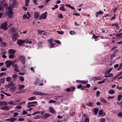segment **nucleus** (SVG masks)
<instances>
[{
    "label": "nucleus",
    "instance_id": "obj_32",
    "mask_svg": "<svg viewBox=\"0 0 122 122\" xmlns=\"http://www.w3.org/2000/svg\"><path fill=\"white\" fill-rule=\"evenodd\" d=\"M104 103H106L107 101L106 100L103 98H102L100 99Z\"/></svg>",
    "mask_w": 122,
    "mask_h": 122
},
{
    "label": "nucleus",
    "instance_id": "obj_39",
    "mask_svg": "<svg viewBox=\"0 0 122 122\" xmlns=\"http://www.w3.org/2000/svg\"><path fill=\"white\" fill-rule=\"evenodd\" d=\"M58 17L60 19H62L63 18V16L61 14H60L58 15Z\"/></svg>",
    "mask_w": 122,
    "mask_h": 122
},
{
    "label": "nucleus",
    "instance_id": "obj_64",
    "mask_svg": "<svg viewBox=\"0 0 122 122\" xmlns=\"http://www.w3.org/2000/svg\"><path fill=\"white\" fill-rule=\"evenodd\" d=\"M105 119L104 118L100 120V121L101 122H105Z\"/></svg>",
    "mask_w": 122,
    "mask_h": 122
},
{
    "label": "nucleus",
    "instance_id": "obj_27",
    "mask_svg": "<svg viewBox=\"0 0 122 122\" xmlns=\"http://www.w3.org/2000/svg\"><path fill=\"white\" fill-rule=\"evenodd\" d=\"M7 81H11L12 79L10 77H7L6 79Z\"/></svg>",
    "mask_w": 122,
    "mask_h": 122
},
{
    "label": "nucleus",
    "instance_id": "obj_26",
    "mask_svg": "<svg viewBox=\"0 0 122 122\" xmlns=\"http://www.w3.org/2000/svg\"><path fill=\"white\" fill-rule=\"evenodd\" d=\"M99 109L97 108H95L94 110V112L95 113V115H96L97 114Z\"/></svg>",
    "mask_w": 122,
    "mask_h": 122
},
{
    "label": "nucleus",
    "instance_id": "obj_49",
    "mask_svg": "<svg viewBox=\"0 0 122 122\" xmlns=\"http://www.w3.org/2000/svg\"><path fill=\"white\" fill-rule=\"evenodd\" d=\"M66 90L67 92H70L71 91V88L70 87L68 88Z\"/></svg>",
    "mask_w": 122,
    "mask_h": 122
},
{
    "label": "nucleus",
    "instance_id": "obj_56",
    "mask_svg": "<svg viewBox=\"0 0 122 122\" xmlns=\"http://www.w3.org/2000/svg\"><path fill=\"white\" fill-rule=\"evenodd\" d=\"M118 116L119 117H122V112H121L119 113L118 114Z\"/></svg>",
    "mask_w": 122,
    "mask_h": 122
},
{
    "label": "nucleus",
    "instance_id": "obj_41",
    "mask_svg": "<svg viewBox=\"0 0 122 122\" xmlns=\"http://www.w3.org/2000/svg\"><path fill=\"white\" fill-rule=\"evenodd\" d=\"M122 97V96L121 95H119L118 96V98L119 101H120Z\"/></svg>",
    "mask_w": 122,
    "mask_h": 122
},
{
    "label": "nucleus",
    "instance_id": "obj_59",
    "mask_svg": "<svg viewBox=\"0 0 122 122\" xmlns=\"http://www.w3.org/2000/svg\"><path fill=\"white\" fill-rule=\"evenodd\" d=\"M19 105L15 107V108L17 109H20L21 108V107Z\"/></svg>",
    "mask_w": 122,
    "mask_h": 122
},
{
    "label": "nucleus",
    "instance_id": "obj_62",
    "mask_svg": "<svg viewBox=\"0 0 122 122\" xmlns=\"http://www.w3.org/2000/svg\"><path fill=\"white\" fill-rule=\"evenodd\" d=\"M89 120L88 118H86L85 120V122H89Z\"/></svg>",
    "mask_w": 122,
    "mask_h": 122
},
{
    "label": "nucleus",
    "instance_id": "obj_42",
    "mask_svg": "<svg viewBox=\"0 0 122 122\" xmlns=\"http://www.w3.org/2000/svg\"><path fill=\"white\" fill-rule=\"evenodd\" d=\"M57 32L60 34H64V32L63 31H57Z\"/></svg>",
    "mask_w": 122,
    "mask_h": 122
},
{
    "label": "nucleus",
    "instance_id": "obj_63",
    "mask_svg": "<svg viewBox=\"0 0 122 122\" xmlns=\"http://www.w3.org/2000/svg\"><path fill=\"white\" fill-rule=\"evenodd\" d=\"M22 9L24 10L25 11H26L27 10V8L25 6H23L22 7Z\"/></svg>",
    "mask_w": 122,
    "mask_h": 122
},
{
    "label": "nucleus",
    "instance_id": "obj_21",
    "mask_svg": "<svg viewBox=\"0 0 122 122\" xmlns=\"http://www.w3.org/2000/svg\"><path fill=\"white\" fill-rule=\"evenodd\" d=\"M109 93L111 94H113L115 93V91L113 90H111L109 92Z\"/></svg>",
    "mask_w": 122,
    "mask_h": 122
},
{
    "label": "nucleus",
    "instance_id": "obj_12",
    "mask_svg": "<svg viewBox=\"0 0 122 122\" xmlns=\"http://www.w3.org/2000/svg\"><path fill=\"white\" fill-rule=\"evenodd\" d=\"M10 108L11 107L10 106H5L1 107V109L2 110H5L6 111H8L10 109Z\"/></svg>",
    "mask_w": 122,
    "mask_h": 122
},
{
    "label": "nucleus",
    "instance_id": "obj_13",
    "mask_svg": "<svg viewBox=\"0 0 122 122\" xmlns=\"http://www.w3.org/2000/svg\"><path fill=\"white\" fill-rule=\"evenodd\" d=\"M16 51L12 49H9L8 51V53L9 54L15 55Z\"/></svg>",
    "mask_w": 122,
    "mask_h": 122
},
{
    "label": "nucleus",
    "instance_id": "obj_47",
    "mask_svg": "<svg viewBox=\"0 0 122 122\" xmlns=\"http://www.w3.org/2000/svg\"><path fill=\"white\" fill-rule=\"evenodd\" d=\"M44 32V30H38V33L40 34H41L43 32Z\"/></svg>",
    "mask_w": 122,
    "mask_h": 122
},
{
    "label": "nucleus",
    "instance_id": "obj_54",
    "mask_svg": "<svg viewBox=\"0 0 122 122\" xmlns=\"http://www.w3.org/2000/svg\"><path fill=\"white\" fill-rule=\"evenodd\" d=\"M98 13L99 14L102 15L103 14L104 12L100 10L98 12Z\"/></svg>",
    "mask_w": 122,
    "mask_h": 122
},
{
    "label": "nucleus",
    "instance_id": "obj_2",
    "mask_svg": "<svg viewBox=\"0 0 122 122\" xmlns=\"http://www.w3.org/2000/svg\"><path fill=\"white\" fill-rule=\"evenodd\" d=\"M7 22L5 21L1 24L0 28L4 30H6L8 28V27H7Z\"/></svg>",
    "mask_w": 122,
    "mask_h": 122
},
{
    "label": "nucleus",
    "instance_id": "obj_7",
    "mask_svg": "<svg viewBox=\"0 0 122 122\" xmlns=\"http://www.w3.org/2000/svg\"><path fill=\"white\" fill-rule=\"evenodd\" d=\"M48 41L49 43V45L51 48L53 47L54 46V44L53 43V39L52 38L48 40Z\"/></svg>",
    "mask_w": 122,
    "mask_h": 122
},
{
    "label": "nucleus",
    "instance_id": "obj_15",
    "mask_svg": "<svg viewBox=\"0 0 122 122\" xmlns=\"http://www.w3.org/2000/svg\"><path fill=\"white\" fill-rule=\"evenodd\" d=\"M49 109L50 112L53 114H55V111L52 107H49Z\"/></svg>",
    "mask_w": 122,
    "mask_h": 122
},
{
    "label": "nucleus",
    "instance_id": "obj_35",
    "mask_svg": "<svg viewBox=\"0 0 122 122\" xmlns=\"http://www.w3.org/2000/svg\"><path fill=\"white\" fill-rule=\"evenodd\" d=\"M1 93H3L4 94L8 96H11L10 94H9L7 93H6L4 92H1Z\"/></svg>",
    "mask_w": 122,
    "mask_h": 122
},
{
    "label": "nucleus",
    "instance_id": "obj_44",
    "mask_svg": "<svg viewBox=\"0 0 122 122\" xmlns=\"http://www.w3.org/2000/svg\"><path fill=\"white\" fill-rule=\"evenodd\" d=\"M14 55L13 54L10 55L9 57L10 58H13L14 57Z\"/></svg>",
    "mask_w": 122,
    "mask_h": 122
},
{
    "label": "nucleus",
    "instance_id": "obj_36",
    "mask_svg": "<svg viewBox=\"0 0 122 122\" xmlns=\"http://www.w3.org/2000/svg\"><path fill=\"white\" fill-rule=\"evenodd\" d=\"M26 103V102L25 101L21 102L19 103V105H21L23 104H25Z\"/></svg>",
    "mask_w": 122,
    "mask_h": 122
},
{
    "label": "nucleus",
    "instance_id": "obj_17",
    "mask_svg": "<svg viewBox=\"0 0 122 122\" xmlns=\"http://www.w3.org/2000/svg\"><path fill=\"white\" fill-rule=\"evenodd\" d=\"M25 87L24 85H19L18 89L20 90H22L24 89Z\"/></svg>",
    "mask_w": 122,
    "mask_h": 122
},
{
    "label": "nucleus",
    "instance_id": "obj_25",
    "mask_svg": "<svg viewBox=\"0 0 122 122\" xmlns=\"http://www.w3.org/2000/svg\"><path fill=\"white\" fill-rule=\"evenodd\" d=\"M27 107L29 108L32 107H35L36 106L35 105L33 104H28Z\"/></svg>",
    "mask_w": 122,
    "mask_h": 122
},
{
    "label": "nucleus",
    "instance_id": "obj_50",
    "mask_svg": "<svg viewBox=\"0 0 122 122\" xmlns=\"http://www.w3.org/2000/svg\"><path fill=\"white\" fill-rule=\"evenodd\" d=\"M71 89V91H72L74 90L76 88L74 87H70Z\"/></svg>",
    "mask_w": 122,
    "mask_h": 122
},
{
    "label": "nucleus",
    "instance_id": "obj_5",
    "mask_svg": "<svg viewBox=\"0 0 122 122\" xmlns=\"http://www.w3.org/2000/svg\"><path fill=\"white\" fill-rule=\"evenodd\" d=\"M47 14V12H45L44 13L41 15L40 16L39 20H40L42 19H45L46 18Z\"/></svg>",
    "mask_w": 122,
    "mask_h": 122
},
{
    "label": "nucleus",
    "instance_id": "obj_4",
    "mask_svg": "<svg viewBox=\"0 0 122 122\" xmlns=\"http://www.w3.org/2000/svg\"><path fill=\"white\" fill-rule=\"evenodd\" d=\"M29 42V41H24L21 40H19L17 41V43L19 45H21L25 43H28Z\"/></svg>",
    "mask_w": 122,
    "mask_h": 122
},
{
    "label": "nucleus",
    "instance_id": "obj_10",
    "mask_svg": "<svg viewBox=\"0 0 122 122\" xmlns=\"http://www.w3.org/2000/svg\"><path fill=\"white\" fill-rule=\"evenodd\" d=\"M16 120V119L13 117H11L10 118L5 119V121H6L10 122H13Z\"/></svg>",
    "mask_w": 122,
    "mask_h": 122
},
{
    "label": "nucleus",
    "instance_id": "obj_34",
    "mask_svg": "<svg viewBox=\"0 0 122 122\" xmlns=\"http://www.w3.org/2000/svg\"><path fill=\"white\" fill-rule=\"evenodd\" d=\"M37 102L36 101H34L32 102H28V104H36Z\"/></svg>",
    "mask_w": 122,
    "mask_h": 122
},
{
    "label": "nucleus",
    "instance_id": "obj_18",
    "mask_svg": "<svg viewBox=\"0 0 122 122\" xmlns=\"http://www.w3.org/2000/svg\"><path fill=\"white\" fill-rule=\"evenodd\" d=\"M13 67H14V71L16 72L19 71V70L18 69V66L17 64H15V65Z\"/></svg>",
    "mask_w": 122,
    "mask_h": 122
},
{
    "label": "nucleus",
    "instance_id": "obj_52",
    "mask_svg": "<svg viewBox=\"0 0 122 122\" xmlns=\"http://www.w3.org/2000/svg\"><path fill=\"white\" fill-rule=\"evenodd\" d=\"M54 41L59 44H60L61 43V42H60V41L59 40H55Z\"/></svg>",
    "mask_w": 122,
    "mask_h": 122
},
{
    "label": "nucleus",
    "instance_id": "obj_58",
    "mask_svg": "<svg viewBox=\"0 0 122 122\" xmlns=\"http://www.w3.org/2000/svg\"><path fill=\"white\" fill-rule=\"evenodd\" d=\"M104 81V80H103L102 81H99L98 82V83L99 84H101L103 83Z\"/></svg>",
    "mask_w": 122,
    "mask_h": 122
},
{
    "label": "nucleus",
    "instance_id": "obj_33",
    "mask_svg": "<svg viewBox=\"0 0 122 122\" xmlns=\"http://www.w3.org/2000/svg\"><path fill=\"white\" fill-rule=\"evenodd\" d=\"M5 78H2L0 79V82L1 83H3L5 81Z\"/></svg>",
    "mask_w": 122,
    "mask_h": 122
},
{
    "label": "nucleus",
    "instance_id": "obj_60",
    "mask_svg": "<svg viewBox=\"0 0 122 122\" xmlns=\"http://www.w3.org/2000/svg\"><path fill=\"white\" fill-rule=\"evenodd\" d=\"M39 82V81L38 80H36L35 82V84L36 85H37L38 84Z\"/></svg>",
    "mask_w": 122,
    "mask_h": 122
},
{
    "label": "nucleus",
    "instance_id": "obj_45",
    "mask_svg": "<svg viewBox=\"0 0 122 122\" xmlns=\"http://www.w3.org/2000/svg\"><path fill=\"white\" fill-rule=\"evenodd\" d=\"M109 73V71L108 70L107 71L105 72V76H108L106 75H108Z\"/></svg>",
    "mask_w": 122,
    "mask_h": 122
},
{
    "label": "nucleus",
    "instance_id": "obj_57",
    "mask_svg": "<svg viewBox=\"0 0 122 122\" xmlns=\"http://www.w3.org/2000/svg\"><path fill=\"white\" fill-rule=\"evenodd\" d=\"M116 26V28L117 29H118L119 28V27L118 25V24L117 23H116L115 24V25Z\"/></svg>",
    "mask_w": 122,
    "mask_h": 122
},
{
    "label": "nucleus",
    "instance_id": "obj_37",
    "mask_svg": "<svg viewBox=\"0 0 122 122\" xmlns=\"http://www.w3.org/2000/svg\"><path fill=\"white\" fill-rule=\"evenodd\" d=\"M103 111L102 110H101L99 111L98 112V114L99 115H102L103 114Z\"/></svg>",
    "mask_w": 122,
    "mask_h": 122
},
{
    "label": "nucleus",
    "instance_id": "obj_61",
    "mask_svg": "<svg viewBox=\"0 0 122 122\" xmlns=\"http://www.w3.org/2000/svg\"><path fill=\"white\" fill-rule=\"evenodd\" d=\"M30 70L33 72H35V70L32 67H31L30 68Z\"/></svg>",
    "mask_w": 122,
    "mask_h": 122
},
{
    "label": "nucleus",
    "instance_id": "obj_46",
    "mask_svg": "<svg viewBox=\"0 0 122 122\" xmlns=\"http://www.w3.org/2000/svg\"><path fill=\"white\" fill-rule=\"evenodd\" d=\"M19 79L20 80L22 81L24 80V79L23 77H20Z\"/></svg>",
    "mask_w": 122,
    "mask_h": 122
},
{
    "label": "nucleus",
    "instance_id": "obj_55",
    "mask_svg": "<svg viewBox=\"0 0 122 122\" xmlns=\"http://www.w3.org/2000/svg\"><path fill=\"white\" fill-rule=\"evenodd\" d=\"M93 79L94 81H96V80H98L99 79H98V78L97 77H93Z\"/></svg>",
    "mask_w": 122,
    "mask_h": 122
},
{
    "label": "nucleus",
    "instance_id": "obj_31",
    "mask_svg": "<svg viewBox=\"0 0 122 122\" xmlns=\"http://www.w3.org/2000/svg\"><path fill=\"white\" fill-rule=\"evenodd\" d=\"M50 116V115L49 114H46L44 115V117H45V118L49 117Z\"/></svg>",
    "mask_w": 122,
    "mask_h": 122
},
{
    "label": "nucleus",
    "instance_id": "obj_16",
    "mask_svg": "<svg viewBox=\"0 0 122 122\" xmlns=\"http://www.w3.org/2000/svg\"><path fill=\"white\" fill-rule=\"evenodd\" d=\"M40 15V13L38 12H36L34 13V17L35 19H36L38 18Z\"/></svg>",
    "mask_w": 122,
    "mask_h": 122
},
{
    "label": "nucleus",
    "instance_id": "obj_53",
    "mask_svg": "<svg viewBox=\"0 0 122 122\" xmlns=\"http://www.w3.org/2000/svg\"><path fill=\"white\" fill-rule=\"evenodd\" d=\"M56 102V101L53 100H50L49 102V103H55Z\"/></svg>",
    "mask_w": 122,
    "mask_h": 122
},
{
    "label": "nucleus",
    "instance_id": "obj_23",
    "mask_svg": "<svg viewBox=\"0 0 122 122\" xmlns=\"http://www.w3.org/2000/svg\"><path fill=\"white\" fill-rule=\"evenodd\" d=\"M116 37H119L120 38H122V33H119L118 34H117L116 35Z\"/></svg>",
    "mask_w": 122,
    "mask_h": 122
},
{
    "label": "nucleus",
    "instance_id": "obj_40",
    "mask_svg": "<svg viewBox=\"0 0 122 122\" xmlns=\"http://www.w3.org/2000/svg\"><path fill=\"white\" fill-rule=\"evenodd\" d=\"M100 92L99 91H98L96 92V96L97 97H98L100 96Z\"/></svg>",
    "mask_w": 122,
    "mask_h": 122
},
{
    "label": "nucleus",
    "instance_id": "obj_11",
    "mask_svg": "<svg viewBox=\"0 0 122 122\" xmlns=\"http://www.w3.org/2000/svg\"><path fill=\"white\" fill-rule=\"evenodd\" d=\"M33 94L35 95H45L46 94L45 93H41L40 92L35 91L33 93Z\"/></svg>",
    "mask_w": 122,
    "mask_h": 122
},
{
    "label": "nucleus",
    "instance_id": "obj_28",
    "mask_svg": "<svg viewBox=\"0 0 122 122\" xmlns=\"http://www.w3.org/2000/svg\"><path fill=\"white\" fill-rule=\"evenodd\" d=\"M36 98L35 97H31L28 98V100H29L32 101V100H34L35 99H36Z\"/></svg>",
    "mask_w": 122,
    "mask_h": 122
},
{
    "label": "nucleus",
    "instance_id": "obj_9",
    "mask_svg": "<svg viewBox=\"0 0 122 122\" xmlns=\"http://www.w3.org/2000/svg\"><path fill=\"white\" fill-rule=\"evenodd\" d=\"M12 61L10 60L7 61L5 62V63L7 67H9L12 64Z\"/></svg>",
    "mask_w": 122,
    "mask_h": 122
},
{
    "label": "nucleus",
    "instance_id": "obj_22",
    "mask_svg": "<svg viewBox=\"0 0 122 122\" xmlns=\"http://www.w3.org/2000/svg\"><path fill=\"white\" fill-rule=\"evenodd\" d=\"M70 34L71 35H74L76 34V32L73 30H70L69 32Z\"/></svg>",
    "mask_w": 122,
    "mask_h": 122
},
{
    "label": "nucleus",
    "instance_id": "obj_1",
    "mask_svg": "<svg viewBox=\"0 0 122 122\" xmlns=\"http://www.w3.org/2000/svg\"><path fill=\"white\" fill-rule=\"evenodd\" d=\"M6 86L7 88H10L9 90L11 93L14 92L17 88L15 85L12 83H9L8 85H6Z\"/></svg>",
    "mask_w": 122,
    "mask_h": 122
},
{
    "label": "nucleus",
    "instance_id": "obj_19",
    "mask_svg": "<svg viewBox=\"0 0 122 122\" xmlns=\"http://www.w3.org/2000/svg\"><path fill=\"white\" fill-rule=\"evenodd\" d=\"M7 103L5 102H0V106L7 105Z\"/></svg>",
    "mask_w": 122,
    "mask_h": 122
},
{
    "label": "nucleus",
    "instance_id": "obj_8",
    "mask_svg": "<svg viewBox=\"0 0 122 122\" xmlns=\"http://www.w3.org/2000/svg\"><path fill=\"white\" fill-rule=\"evenodd\" d=\"M18 35V33H14L12 35V40L13 41H15L17 39Z\"/></svg>",
    "mask_w": 122,
    "mask_h": 122
},
{
    "label": "nucleus",
    "instance_id": "obj_43",
    "mask_svg": "<svg viewBox=\"0 0 122 122\" xmlns=\"http://www.w3.org/2000/svg\"><path fill=\"white\" fill-rule=\"evenodd\" d=\"M23 19H25V18H27V19H29V17H28L27 15L26 14H24L23 16Z\"/></svg>",
    "mask_w": 122,
    "mask_h": 122
},
{
    "label": "nucleus",
    "instance_id": "obj_24",
    "mask_svg": "<svg viewBox=\"0 0 122 122\" xmlns=\"http://www.w3.org/2000/svg\"><path fill=\"white\" fill-rule=\"evenodd\" d=\"M66 6L70 8L71 9H72L73 10H74L75 9L74 7L71 6L70 5V4H66Z\"/></svg>",
    "mask_w": 122,
    "mask_h": 122
},
{
    "label": "nucleus",
    "instance_id": "obj_30",
    "mask_svg": "<svg viewBox=\"0 0 122 122\" xmlns=\"http://www.w3.org/2000/svg\"><path fill=\"white\" fill-rule=\"evenodd\" d=\"M60 10L62 11H64L65 10V9L64 7L62 6H61L59 8Z\"/></svg>",
    "mask_w": 122,
    "mask_h": 122
},
{
    "label": "nucleus",
    "instance_id": "obj_29",
    "mask_svg": "<svg viewBox=\"0 0 122 122\" xmlns=\"http://www.w3.org/2000/svg\"><path fill=\"white\" fill-rule=\"evenodd\" d=\"M43 43V42H41L38 43V46L39 47H41L42 46V44Z\"/></svg>",
    "mask_w": 122,
    "mask_h": 122
},
{
    "label": "nucleus",
    "instance_id": "obj_14",
    "mask_svg": "<svg viewBox=\"0 0 122 122\" xmlns=\"http://www.w3.org/2000/svg\"><path fill=\"white\" fill-rule=\"evenodd\" d=\"M77 82H78L80 83L86 84L88 82V81H87L77 80L76 81Z\"/></svg>",
    "mask_w": 122,
    "mask_h": 122
},
{
    "label": "nucleus",
    "instance_id": "obj_51",
    "mask_svg": "<svg viewBox=\"0 0 122 122\" xmlns=\"http://www.w3.org/2000/svg\"><path fill=\"white\" fill-rule=\"evenodd\" d=\"M19 115V114L18 113L16 112L14 113L13 115V116L14 117H16Z\"/></svg>",
    "mask_w": 122,
    "mask_h": 122
},
{
    "label": "nucleus",
    "instance_id": "obj_38",
    "mask_svg": "<svg viewBox=\"0 0 122 122\" xmlns=\"http://www.w3.org/2000/svg\"><path fill=\"white\" fill-rule=\"evenodd\" d=\"M98 37V36H96L95 35L93 34L92 37V39H93V38H94V39H96Z\"/></svg>",
    "mask_w": 122,
    "mask_h": 122
},
{
    "label": "nucleus",
    "instance_id": "obj_6",
    "mask_svg": "<svg viewBox=\"0 0 122 122\" xmlns=\"http://www.w3.org/2000/svg\"><path fill=\"white\" fill-rule=\"evenodd\" d=\"M20 58L22 64L23 65L25 64V57L22 55L21 56H20Z\"/></svg>",
    "mask_w": 122,
    "mask_h": 122
},
{
    "label": "nucleus",
    "instance_id": "obj_48",
    "mask_svg": "<svg viewBox=\"0 0 122 122\" xmlns=\"http://www.w3.org/2000/svg\"><path fill=\"white\" fill-rule=\"evenodd\" d=\"M5 72H1L0 73V76H2L5 75Z\"/></svg>",
    "mask_w": 122,
    "mask_h": 122
},
{
    "label": "nucleus",
    "instance_id": "obj_3",
    "mask_svg": "<svg viewBox=\"0 0 122 122\" xmlns=\"http://www.w3.org/2000/svg\"><path fill=\"white\" fill-rule=\"evenodd\" d=\"M8 15L10 18H12L13 17V13L12 9L10 7L8 8Z\"/></svg>",
    "mask_w": 122,
    "mask_h": 122
},
{
    "label": "nucleus",
    "instance_id": "obj_20",
    "mask_svg": "<svg viewBox=\"0 0 122 122\" xmlns=\"http://www.w3.org/2000/svg\"><path fill=\"white\" fill-rule=\"evenodd\" d=\"M8 103L10 105H12L13 104L16 105L17 103H15V102L14 101H11L8 102Z\"/></svg>",
    "mask_w": 122,
    "mask_h": 122
}]
</instances>
